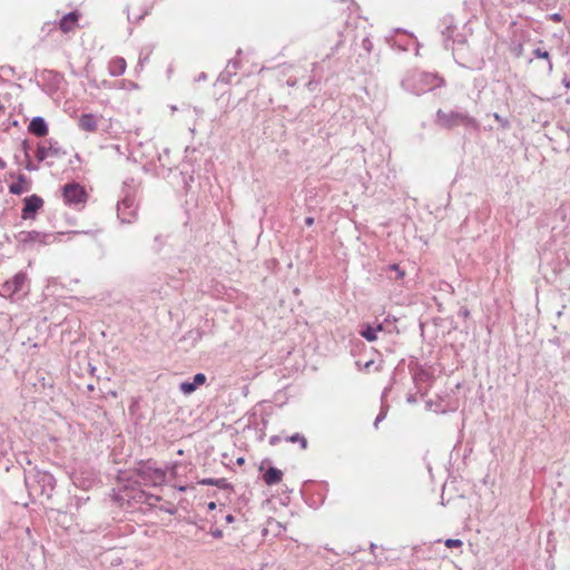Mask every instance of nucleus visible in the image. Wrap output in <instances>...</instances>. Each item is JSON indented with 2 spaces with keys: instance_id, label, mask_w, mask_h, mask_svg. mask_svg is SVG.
Returning a JSON list of instances; mask_svg holds the SVG:
<instances>
[{
  "instance_id": "nucleus-42",
  "label": "nucleus",
  "mask_w": 570,
  "mask_h": 570,
  "mask_svg": "<svg viewBox=\"0 0 570 570\" xmlns=\"http://www.w3.org/2000/svg\"><path fill=\"white\" fill-rule=\"evenodd\" d=\"M562 314H563V311H559V312L557 313V316H558V317H560Z\"/></svg>"
},
{
  "instance_id": "nucleus-39",
  "label": "nucleus",
  "mask_w": 570,
  "mask_h": 570,
  "mask_svg": "<svg viewBox=\"0 0 570 570\" xmlns=\"http://www.w3.org/2000/svg\"><path fill=\"white\" fill-rule=\"evenodd\" d=\"M372 364H373V361H370V362H367V363L365 364V367L367 368V367H370Z\"/></svg>"
},
{
  "instance_id": "nucleus-31",
  "label": "nucleus",
  "mask_w": 570,
  "mask_h": 570,
  "mask_svg": "<svg viewBox=\"0 0 570 570\" xmlns=\"http://www.w3.org/2000/svg\"><path fill=\"white\" fill-rule=\"evenodd\" d=\"M314 224V218L313 217H306L305 218V225L306 226H312Z\"/></svg>"
},
{
  "instance_id": "nucleus-14",
  "label": "nucleus",
  "mask_w": 570,
  "mask_h": 570,
  "mask_svg": "<svg viewBox=\"0 0 570 570\" xmlns=\"http://www.w3.org/2000/svg\"><path fill=\"white\" fill-rule=\"evenodd\" d=\"M109 73L114 77L121 76L126 70V60L121 57H116L110 60L108 65Z\"/></svg>"
},
{
  "instance_id": "nucleus-44",
  "label": "nucleus",
  "mask_w": 570,
  "mask_h": 570,
  "mask_svg": "<svg viewBox=\"0 0 570 570\" xmlns=\"http://www.w3.org/2000/svg\"><path fill=\"white\" fill-rule=\"evenodd\" d=\"M0 166L4 167V163L0 159Z\"/></svg>"
},
{
  "instance_id": "nucleus-29",
  "label": "nucleus",
  "mask_w": 570,
  "mask_h": 570,
  "mask_svg": "<svg viewBox=\"0 0 570 570\" xmlns=\"http://www.w3.org/2000/svg\"><path fill=\"white\" fill-rule=\"evenodd\" d=\"M202 485H215V479L206 478L198 482Z\"/></svg>"
},
{
  "instance_id": "nucleus-23",
  "label": "nucleus",
  "mask_w": 570,
  "mask_h": 570,
  "mask_svg": "<svg viewBox=\"0 0 570 570\" xmlns=\"http://www.w3.org/2000/svg\"><path fill=\"white\" fill-rule=\"evenodd\" d=\"M206 382V376L205 374L203 373H197L196 375H194V379H193V384H195V386H199V385H203L204 383Z\"/></svg>"
},
{
  "instance_id": "nucleus-2",
  "label": "nucleus",
  "mask_w": 570,
  "mask_h": 570,
  "mask_svg": "<svg viewBox=\"0 0 570 570\" xmlns=\"http://www.w3.org/2000/svg\"><path fill=\"white\" fill-rule=\"evenodd\" d=\"M434 122L442 129L452 130L455 127L479 129L478 120L465 111L438 109Z\"/></svg>"
},
{
  "instance_id": "nucleus-37",
  "label": "nucleus",
  "mask_w": 570,
  "mask_h": 570,
  "mask_svg": "<svg viewBox=\"0 0 570 570\" xmlns=\"http://www.w3.org/2000/svg\"><path fill=\"white\" fill-rule=\"evenodd\" d=\"M208 508H209L210 510H214V509L216 508L215 502H210V503L208 504Z\"/></svg>"
},
{
  "instance_id": "nucleus-5",
  "label": "nucleus",
  "mask_w": 570,
  "mask_h": 570,
  "mask_svg": "<svg viewBox=\"0 0 570 570\" xmlns=\"http://www.w3.org/2000/svg\"><path fill=\"white\" fill-rule=\"evenodd\" d=\"M62 197L67 205L77 207L86 203L88 195L80 184L69 183L62 187Z\"/></svg>"
},
{
  "instance_id": "nucleus-7",
  "label": "nucleus",
  "mask_w": 570,
  "mask_h": 570,
  "mask_svg": "<svg viewBox=\"0 0 570 570\" xmlns=\"http://www.w3.org/2000/svg\"><path fill=\"white\" fill-rule=\"evenodd\" d=\"M13 238L19 245L26 246L32 243L49 244L53 235L37 230H21L14 234Z\"/></svg>"
},
{
  "instance_id": "nucleus-16",
  "label": "nucleus",
  "mask_w": 570,
  "mask_h": 570,
  "mask_svg": "<svg viewBox=\"0 0 570 570\" xmlns=\"http://www.w3.org/2000/svg\"><path fill=\"white\" fill-rule=\"evenodd\" d=\"M382 331V325H377L376 327H373L371 325L365 326L360 334L368 342H374L377 336V332Z\"/></svg>"
},
{
  "instance_id": "nucleus-33",
  "label": "nucleus",
  "mask_w": 570,
  "mask_h": 570,
  "mask_svg": "<svg viewBox=\"0 0 570 570\" xmlns=\"http://www.w3.org/2000/svg\"><path fill=\"white\" fill-rule=\"evenodd\" d=\"M149 499L153 500V502H150V505H154V502L161 500V498L158 495H150Z\"/></svg>"
},
{
  "instance_id": "nucleus-4",
  "label": "nucleus",
  "mask_w": 570,
  "mask_h": 570,
  "mask_svg": "<svg viewBox=\"0 0 570 570\" xmlns=\"http://www.w3.org/2000/svg\"><path fill=\"white\" fill-rule=\"evenodd\" d=\"M137 474L154 487L161 485L166 481V471L157 466V463L151 460L140 462Z\"/></svg>"
},
{
  "instance_id": "nucleus-13",
  "label": "nucleus",
  "mask_w": 570,
  "mask_h": 570,
  "mask_svg": "<svg viewBox=\"0 0 570 570\" xmlns=\"http://www.w3.org/2000/svg\"><path fill=\"white\" fill-rule=\"evenodd\" d=\"M283 472L274 466H271L266 470L263 475V480L267 485H275L282 481Z\"/></svg>"
},
{
  "instance_id": "nucleus-3",
  "label": "nucleus",
  "mask_w": 570,
  "mask_h": 570,
  "mask_svg": "<svg viewBox=\"0 0 570 570\" xmlns=\"http://www.w3.org/2000/svg\"><path fill=\"white\" fill-rule=\"evenodd\" d=\"M24 484L29 495L49 498L55 488V478L46 471L32 469L24 474Z\"/></svg>"
},
{
  "instance_id": "nucleus-22",
  "label": "nucleus",
  "mask_w": 570,
  "mask_h": 570,
  "mask_svg": "<svg viewBox=\"0 0 570 570\" xmlns=\"http://www.w3.org/2000/svg\"><path fill=\"white\" fill-rule=\"evenodd\" d=\"M493 118L501 125L502 128H510V121L507 118L501 117L498 112L493 114Z\"/></svg>"
},
{
  "instance_id": "nucleus-24",
  "label": "nucleus",
  "mask_w": 570,
  "mask_h": 570,
  "mask_svg": "<svg viewBox=\"0 0 570 570\" xmlns=\"http://www.w3.org/2000/svg\"><path fill=\"white\" fill-rule=\"evenodd\" d=\"M215 487L219 489H228L230 488V484L227 482L226 479H215Z\"/></svg>"
},
{
  "instance_id": "nucleus-8",
  "label": "nucleus",
  "mask_w": 570,
  "mask_h": 570,
  "mask_svg": "<svg viewBox=\"0 0 570 570\" xmlns=\"http://www.w3.org/2000/svg\"><path fill=\"white\" fill-rule=\"evenodd\" d=\"M117 214L121 223L130 224L137 214L135 199L130 196L122 198L117 205Z\"/></svg>"
},
{
  "instance_id": "nucleus-34",
  "label": "nucleus",
  "mask_w": 570,
  "mask_h": 570,
  "mask_svg": "<svg viewBox=\"0 0 570 570\" xmlns=\"http://www.w3.org/2000/svg\"><path fill=\"white\" fill-rule=\"evenodd\" d=\"M149 499L153 500V502H150V505H154V502L161 500V498L158 495H150Z\"/></svg>"
},
{
  "instance_id": "nucleus-11",
  "label": "nucleus",
  "mask_w": 570,
  "mask_h": 570,
  "mask_svg": "<svg viewBox=\"0 0 570 570\" xmlns=\"http://www.w3.org/2000/svg\"><path fill=\"white\" fill-rule=\"evenodd\" d=\"M28 130L37 137H45L48 134V126L42 117L37 116L31 119Z\"/></svg>"
},
{
  "instance_id": "nucleus-43",
  "label": "nucleus",
  "mask_w": 570,
  "mask_h": 570,
  "mask_svg": "<svg viewBox=\"0 0 570 570\" xmlns=\"http://www.w3.org/2000/svg\"><path fill=\"white\" fill-rule=\"evenodd\" d=\"M220 534L222 532L219 530L215 533L216 537H219Z\"/></svg>"
},
{
  "instance_id": "nucleus-19",
  "label": "nucleus",
  "mask_w": 570,
  "mask_h": 570,
  "mask_svg": "<svg viewBox=\"0 0 570 570\" xmlns=\"http://www.w3.org/2000/svg\"><path fill=\"white\" fill-rule=\"evenodd\" d=\"M533 55L537 58L546 59L548 61L547 62L548 71L552 70V62L550 60V55H549V52L547 50H542L541 48H537V49L533 50Z\"/></svg>"
},
{
  "instance_id": "nucleus-26",
  "label": "nucleus",
  "mask_w": 570,
  "mask_h": 570,
  "mask_svg": "<svg viewBox=\"0 0 570 570\" xmlns=\"http://www.w3.org/2000/svg\"><path fill=\"white\" fill-rule=\"evenodd\" d=\"M26 169L29 170V171H35L38 169V166H36L31 159H30V156L29 154H27V157H26Z\"/></svg>"
},
{
  "instance_id": "nucleus-21",
  "label": "nucleus",
  "mask_w": 570,
  "mask_h": 570,
  "mask_svg": "<svg viewBox=\"0 0 570 570\" xmlns=\"http://www.w3.org/2000/svg\"><path fill=\"white\" fill-rule=\"evenodd\" d=\"M179 389L184 394L188 395L191 394L197 387L191 382L186 381L180 383Z\"/></svg>"
},
{
  "instance_id": "nucleus-35",
  "label": "nucleus",
  "mask_w": 570,
  "mask_h": 570,
  "mask_svg": "<svg viewBox=\"0 0 570 570\" xmlns=\"http://www.w3.org/2000/svg\"><path fill=\"white\" fill-rule=\"evenodd\" d=\"M155 242L159 243V247H158V249H159L163 246V237H161V235L156 236L155 237Z\"/></svg>"
},
{
  "instance_id": "nucleus-36",
  "label": "nucleus",
  "mask_w": 570,
  "mask_h": 570,
  "mask_svg": "<svg viewBox=\"0 0 570 570\" xmlns=\"http://www.w3.org/2000/svg\"><path fill=\"white\" fill-rule=\"evenodd\" d=\"M451 33H452L451 27H446V31H443V35H446L448 38L451 37Z\"/></svg>"
},
{
  "instance_id": "nucleus-20",
  "label": "nucleus",
  "mask_w": 570,
  "mask_h": 570,
  "mask_svg": "<svg viewBox=\"0 0 570 570\" xmlns=\"http://www.w3.org/2000/svg\"><path fill=\"white\" fill-rule=\"evenodd\" d=\"M288 442H298L301 448L304 450L307 448V440L305 436L301 435L299 433H295L286 439Z\"/></svg>"
},
{
  "instance_id": "nucleus-40",
  "label": "nucleus",
  "mask_w": 570,
  "mask_h": 570,
  "mask_svg": "<svg viewBox=\"0 0 570 570\" xmlns=\"http://www.w3.org/2000/svg\"><path fill=\"white\" fill-rule=\"evenodd\" d=\"M237 463H238V464H243V463H244V459H243V458H239V459L237 460Z\"/></svg>"
},
{
  "instance_id": "nucleus-17",
  "label": "nucleus",
  "mask_w": 570,
  "mask_h": 570,
  "mask_svg": "<svg viewBox=\"0 0 570 570\" xmlns=\"http://www.w3.org/2000/svg\"><path fill=\"white\" fill-rule=\"evenodd\" d=\"M28 179L23 174L18 175V181L13 183L9 186V191L14 195L22 194L26 189L22 187V184H27Z\"/></svg>"
},
{
  "instance_id": "nucleus-41",
  "label": "nucleus",
  "mask_w": 570,
  "mask_h": 570,
  "mask_svg": "<svg viewBox=\"0 0 570 570\" xmlns=\"http://www.w3.org/2000/svg\"><path fill=\"white\" fill-rule=\"evenodd\" d=\"M178 490L184 492V491H186V488L185 487H179Z\"/></svg>"
},
{
  "instance_id": "nucleus-28",
  "label": "nucleus",
  "mask_w": 570,
  "mask_h": 570,
  "mask_svg": "<svg viewBox=\"0 0 570 570\" xmlns=\"http://www.w3.org/2000/svg\"><path fill=\"white\" fill-rule=\"evenodd\" d=\"M160 510H163L169 514L176 513V509L174 508V505L171 503H168V505L161 507Z\"/></svg>"
},
{
  "instance_id": "nucleus-18",
  "label": "nucleus",
  "mask_w": 570,
  "mask_h": 570,
  "mask_svg": "<svg viewBox=\"0 0 570 570\" xmlns=\"http://www.w3.org/2000/svg\"><path fill=\"white\" fill-rule=\"evenodd\" d=\"M389 278L397 281L402 279L405 275V272L397 265L391 264L387 266Z\"/></svg>"
},
{
  "instance_id": "nucleus-10",
  "label": "nucleus",
  "mask_w": 570,
  "mask_h": 570,
  "mask_svg": "<svg viewBox=\"0 0 570 570\" xmlns=\"http://www.w3.org/2000/svg\"><path fill=\"white\" fill-rule=\"evenodd\" d=\"M47 144L48 146H38L36 155L38 161H43L49 156L60 157L66 154L57 141L49 139Z\"/></svg>"
},
{
  "instance_id": "nucleus-12",
  "label": "nucleus",
  "mask_w": 570,
  "mask_h": 570,
  "mask_svg": "<svg viewBox=\"0 0 570 570\" xmlns=\"http://www.w3.org/2000/svg\"><path fill=\"white\" fill-rule=\"evenodd\" d=\"M78 126L81 130L85 131H96L97 129V117L92 114H83L80 116Z\"/></svg>"
},
{
  "instance_id": "nucleus-30",
  "label": "nucleus",
  "mask_w": 570,
  "mask_h": 570,
  "mask_svg": "<svg viewBox=\"0 0 570 570\" xmlns=\"http://www.w3.org/2000/svg\"><path fill=\"white\" fill-rule=\"evenodd\" d=\"M22 149H23V151H24V156L27 157V154H29V153H28V150H29V145H28V141H27V140H24V141L22 142Z\"/></svg>"
},
{
  "instance_id": "nucleus-1",
  "label": "nucleus",
  "mask_w": 570,
  "mask_h": 570,
  "mask_svg": "<svg viewBox=\"0 0 570 570\" xmlns=\"http://www.w3.org/2000/svg\"><path fill=\"white\" fill-rule=\"evenodd\" d=\"M445 81L438 73L414 70L402 80V87L414 94L422 95L429 92L435 88L444 86Z\"/></svg>"
},
{
  "instance_id": "nucleus-32",
  "label": "nucleus",
  "mask_w": 570,
  "mask_h": 570,
  "mask_svg": "<svg viewBox=\"0 0 570 570\" xmlns=\"http://www.w3.org/2000/svg\"><path fill=\"white\" fill-rule=\"evenodd\" d=\"M279 440H281V438H279V436L274 435V436H272V438H271L269 443L274 445V444H276Z\"/></svg>"
},
{
  "instance_id": "nucleus-27",
  "label": "nucleus",
  "mask_w": 570,
  "mask_h": 570,
  "mask_svg": "<svg viewBox=\"0 0 570 570\" xmlns=\"http://www.w3.org/2000/svg\"><path fill=\"white\" fill-rule=\"evenodd\" d=\"M385 417H386V410L382 409L374 421V426L377 429L379 423L382 422Z\"/></svg>"
},
{
  "instance_id": "nucleus-15",
  "label": "nucleus",
  "mask_w": 570,
  "mask_h": 570,
  "mask_svg": "<svg viewBox=\"0 0 570 570\" xmlns=\"http://www.w3.org/2000/svg\"><path fill=\"white\" fill-rule=\"evenodd\" d=\"M78 20V13L77 12H69L67 13L61 20H60V29L63 32H69L72 30L73 26L76 24Z\"/></svg>"
},
{
  "instance_id": "nucleus-25",
  "label": "nucleus",
  "mask_w": 570,
  "mask_h": 570,
  "mask_svg": "<svg viewBox=\"0 0 570 570\" xmlns=\"http://www.w3.org/2000/svg\"><path fill=\"white\" fill-rule=\"evenodd\" d=\"M445 546L448 548H458V547H461L462 546V541L459 540V539H448L445 541Z\"/></svg>"
},
{
  "instance_id": "nucleus-9",
  "label": "nucleus",
  "mask_w": 570,
  "mask_h": 570,
  "mask_svg": "<svg viewBox=\"0 0 570 570\" xmlns=\"http://www.w3.org/2000/svg\"><path fill=\"white\" fill-rule=\"evenodd\" d=\"M43 206V200L38 195H31L23 199L22 219H35L37 212Z\"/></svg>"
},
{
  "instance_id": "nucleus-6",
  "label": "nucleus",
  "mask_w": 570,
  "mask_h": 570,
  "mask_svg": "<svg viewBox=\"0 0 570 570\" xmlns=\"http://www.w3.org/2000/svg\"><path fill=\"white\" fill-rule=\"evenodd\" d=\"M27 274L24 272L17 273L11 279L6 281L0 288V295L11 298L20 293L27 285Z\"/></svg>"
},
{
  "instance_id": "nucleus-38",
  "label": "nucleus",
  "mask_w": 570,
  "mask_h": 570,
  "mask_svg": "<svg viewBox=\"0 0 570 570\" xmlns=\"http://www.w3.org/2000/svg\"><path fill=\"white\" fill-rule=\"evenodd\" d=\"M226 520H227L228 522H232V521H233V515H230V514H229V515H227V517H226Z\"/></svg>"
}]
</instances>
